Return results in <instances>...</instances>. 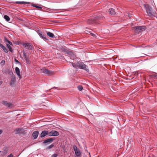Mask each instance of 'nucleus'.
Instances as JSON below:
<instances>
[{
    "label": "nucleus",
    "instance_id": "1",
    "mask_svg": "<svg viewBox=\"0 0 157 157\" xmlns=\"http://www.w3.org/2000/svg\"><path fill=\"white\" fill-rule=\"evenodd\" d=\"M102 17L99 15H95L94 18H91L87 21V23L89 24H93L98 22L97 20L99 19H101Z\"/></svg>",
    "mask_w": 157,
    "mask_h": 157
},
{
    "label": "nucleus",
    "instance_id": "2",
    "mask_svg": "<svg viewBox=\"0 0 157 157\" xmlns=\"http://www.w3.org/2000/svg\"><path fill=\"white\" fill-rule=\"evenodd\" d=\"M146 11L149 16H152L154 12H153L152 8L148 4H146L144 5Z\"/></svg>",
    "mask_w": 157,
    "mask_h": 157
},
{
    "label": "nucleus",
    "instance_id": "3",
    "mask_svg": "<svg viewBox=\"0 0 157 157\" xmlns=\"http://www.w3.org/2000/svg\"><path fill=\"white\" fill-rule=\"evenodd\" d=\"M77 64L78 66V67L79 68L84 69L87 72L89 71V70L88 69V67L87 65L85 64L83 62H77Z\"/></svg>",
    "mask_w": 157,
    "mask_h": 157
},
{
    "label": "nucleus",
    "instance_id": "4",
    "mask_svg": "<svg viewBox=\"0 0 157 157\" xmlns=\"http://www.w3.org/2000/svg\"><path fill=\"white\" fill-rule=\"evenodd\" d=\"M135 28V32L136 34L139 33V32H141L144 31L146 28L144 26H139L134 27Z\"/></svg>",
    "mask_w": 157,
    "mask_h": 157
},
{
    "label": "nucleus",
    "instance_id": "5",
    "mask_svg": "<svg viewBox=\"0 0 157 157\" xmlns=\"http://www.w3.org/2000/svg\"><path fill=\"white\" fill-rule=\"evenodd\" d=\"M42 72L48 75H51L53 74V72L48 70L46 68H43L41 69Z\"/></svg>",
    "mask_w": 157,
    "mask_h": 157
},
{
    "label": "nucleus",
    "instance_id": "6",
    "mask_svg": "<svg viewBox=\"0 0 157 157\" xmlns=\"http://www.w3.org/2000/svg\"><path fill=\"white\" fill-rule=\"evenodd\" d=\"M23 45L24 46L25 48L28 50H32L34 49V48L33 46L29 43H24L23 44Z\"/></svg>",
    "mask_w": 157,
    "mask_h": 157
},
{
    "label": "nucleus",
    "instance_id": "7",
    "mask_svg": "<svg viewBox=\"0 0 157 157\" xmlns=\"http://www.w3.org/2000/svg\"><path fill=\"white\" fill-rule=\"evenodd\" d=\"M73 148L76 155L77 157L79 156L81 154V153L79 148L75 145L73 146Z\"/></svg>",
    "mask_w": 157,
    "mask_h": 157
},
{
    "label": "nucleus",
    "instance_id": "8",
    "mask_svg": "<svg viewBox=\"0 0 157 157\" xmlns=\"http://www.w3.org/2000/svg\"><path fill=\"white\" fill-rule=\"evenodd\" d=\"M37 33L39 36L43 39L46 40H48L47 38L40 30H38L37 31Z\"/></svg>",
    "mask_w": 157,
    "mask_h": 157
},
{
    "label": "nucleus",
    "instance_id": "9",
    "mask_svg": "<svg viewBox=\"0 0 157 157\" xmlns=\"http://www.w3.org/2000/svg\"><path fill=\"white\" fill-rule=\"evenodd\" d=\"M59 135V132L55 130H52L51 132H49V136H57Z\"/></svg>",
    "mask_w": 157,
    "mask_h": 157
},
{
    "label": "nucleus",
    "instance_id": "10",
    "mask_svg": "<svg viewBox=\"0 0 157 157\" xmlns=\"http://www.w3.org/2000/svg\"><path fill=\"white\" fill-rule=\"evenodd\" d=\"M47 135H48L49 136L48 131L47 130H44L42 131V132L40 134V137L41 138H43Z\"/></svg>",
    "mask_w": 157,
    "mask_h": 157
},
{
    "label": "nucleus",
    "instance_id": "11",
    "mask_svg": "<svg viewBox=\"0 0 157 157\" xmlns=\"http://www.w3.org/2000/svg\"><path fill=\"white\" fill-rule=\"evenodd\" d=\"M2 103L3 105L8 107H10L12 105V104L11 103L5 101H3Z\"/></svg>",
    "mask_w": 157,
    "mask_h": 157
},
{
    "label": "nucleus",
    "instance_id": "12",
    "mask_svg": "<svg viewBox=\"0 0 157 157\" xmlns=\"http://www.w3.org/2000/svg\"><path fill=\"white\" fill-rule=\"evenodd\" d=\"M39 134V132L38 131H36L34 132L32 134V136L34 139H36L37 137Z\"/></svg>",
    "mask_w": 157,
    "mask_h": 157
},
{
    "label": "nucleus",
    "instance_id": "13",
    "mask_svg": "<svg viewBox=\"0 0 157 157\" xmlns=\"http://www.w3.org/2000/svg\"><path fill=\"white\" fill-rule=\"evenodd\" d=\"M54 140V139L53 138H50L48 139L45 140L43 142L44 144H45L48 143H51Z\"/></svg>",
    "mask_w": 157,
    "mask_h": 157
},
{
    "label": "nucleus",
    "instance_id": "14",
    "mask_svg": "<svg viewBox=\"0 0 157 157\" xmlns=\"http://www.w3.org/2000/svg\"><path fill=\"white\" fill-rule=\"evenodd\" d=\"M109 13L111 15H115L116 13V12L112 8L109 9Z\"/></svg>",
    "mask_w": 157,
    "mask_h": 157
},
{
    "label": "nucleus",
    "instance_id": "15",
    "mask_svg": "<svg viewBox=\"0 0 157 157\" xmlns=\"http://www.w3.org/2000/svg\"><path fill=\"white\" fill-rule=\"evenodd\" d=\"M0 47H1L4 51L6 53H7L8 52V50L6 48V47L3 46L2 44L0 43Z\"/></svg>",
    "mask_w": 157,
    "mask_h": 157
},
{
    "label": "nucleus",
    "instance_id": "16",
    "mask_svg": "<svg viewBox=\"0 0 157 157\" xmlns=\"http://www.w3.org/2000/svg\"><path fill=\"white\" fill-rule=\"evenodd\" d=\"M15 71L17 75L20 78H21V76L20 75V71L19 68L18 67H16L15 69Z\"/></svg>",
    "mask_w": 157,
    "mask_h": 157
},
{
    "label": "nucleus",
    "instance_id": "17",
    "mask_svg": "<svg viewBox=\"0 0 157 157\" xmlns=\"http://www.w3.org/2000/svg\"><path fill=\"white\" fill-rule=\"evenodd\" d=\"M47 34L48 36L50 38H54L55 36L53 34L51 33L50 32H47Z\"/></svg>",
    "mask_w": 157,
    "mask_h": 157
},
{
    "label": "nucleus",
    "instance_id": "18",
    "mask_svg": "<svg viewBox=\"0 0 157 157\" xmlns=\"http://www.w3.org/2000/svg\"><path fill=\"white\" fill-rule=\"evenodd\" d=\"M15 81L16 79L15 77H12L11 79L10 85H12L14 84Z\"/></svg>",
    "mask_w": 157,
    "mask_h": 157
},
{
    "label": "nucleus",
    "instance_id": "19",
    "mask_svg": "<svg viewBox=\"0 0 157 157\" xmlns=\"http://www.w3.org/2000/svg\"><path fill=\"white\" fill-rule=\"evenodd\" d=\"M16 4H27L29 3V2H15Z\"/></svg>",
    "mask_w": 157,
    "mask_h": 157
},
{
    "label": "nucleus",
    "instance_id": "20",
    "mask_svg": "<svg viewBox=\"0 0 157 157\" xmlns=\"http://www.w3.org/2000/svg\"><path fill=\"white\" fill-rule=\"evenodd\" d=\"M22 129L20 128H16L15 129V131H16V134H19L21 133V131Z\"/></svg>",
    "mask_w": 157,
    "mask_h": 157
},
{
    "label": "nucleus",
    "instance_id": "21",
    "mask_svg": "<svg viewBox=\"0 0 157 157\" xmlns=\"http://www.w3.org/2000/svg\"><path fill=\"white\" fill-rule=\"evenodd\" d=\"M72 65V66L75 68H76L77 67H78V66L77 65V62L75 63H73L71 62H69Z\"/></svg>",
    "mask_w": 157,
    "mask_h": 157
},
{
    "label": "nucleus",
    "instance_id": "22",
    "mask_svg": "<svg viewBox=\"0 0 157 157\" xmlns=\"http://www.w3.org/2000/svg\"><path fill=\"white\" fill-rule=\"evenodd\" d=\"M6 47L9 49V51L10 52H12L13 51L12 48L10 46L9 44H6Z\"/></svg>",
    "mask_w": 157,
    "mask_h": 157
},
{
    "label": "nucleus",
    "instance_id": "23",
    "mask_svg": "<svg viewBox=\"0 0 157 157\" xmlns=\"http://www.w3.org/2000/svg\"><path fill=\"white\" fill-rule=\"evenodd\" d=\"M4 17L6 21H10V18L7 15H5L4 16Z\"/></svg>",
    "mask_w": 157,
    "mask_h": 157
},
{
    "label": "nucleus",
    "instance_id": "24",
    "mask_svg": "<svg viewBox=\"0 0 157 157\" xmlns=\"http://www.w3.org/2000/svg\"><path fill=\"white\" fill-rule=\"evenodd\" d=\"M5 61L4 60H2L0 62V64L1 66H4L5 64Z\"/></svg>",
    "mask_w": 157,
    "mask_h": 157
},
{
    "label": "nucleus",
    "instance_id": "25",
    "mask_svg": "<svg viewBox=\"0 0 157 157\" xmlns=\"http://www.w3.org/2000/svg\"><path fill=\"white\" fill-rule=\"evenodd\" d=\"M78 89L79 90L81 91L83 89L82 86L81 85H79L78 86Z\"/></svg>",
    "mask_w": 157,
    "mask_h": 157
},
{
    "label": "nucleus",
    "instance_id": "26",
    "mask_svg": "<svg viewBox=\"0 0 157 157\" xmlns=\"http://www.w3.org/2000/svg\"><path fill=\"white\" fill-rule=\"evenodd\" d=\"M54 146V145L53 144H52L50 145L47 148V149H49L52 148Z\"/></svg>",
    "mask_w": 157,
    "mask_h": 157
},
{
    "label": "nucleus",
    "instance_id": "27",
    "mask_svg": "<svg viewBox=\"0 0 157 157\" xmlns=\"http://www.w3.org/2000/svg\"><path fill=\"white\" fill-rule=\"evenodd\" d=\"M38 4H34V3H32L31 6H33V7H35L36 8H37V7L38 6L37 5Z\"/></svg>",
    "mask_w": 157,
    "mask_h": 157
},
{
    "label": "nucleus",
    "instance_id": "28",
    "mask_svg": "<svg viewBox=\"0 0 157 157\" xmlns=\"http://www.w3.org/2000/svg\"><path fill=\"white\" fill-rule=\"evenodd\" d=\"M9 40L6 37H5L4 38V41L5 42H7L8 43Z\"/></svg>",
    "mask_w": 157,
    "mask_h": 157
},
{
    "label": "nucleus",
    "instance_id": "29",
    "mask_svg": "<svg viewBox=\"0 0 157 157\" xmlns=\"http://www.w3.org/2000/svg\"><path fill=\"white\" fill-rule=\"evenodd\" d=\"M57 156L58 155L57 154H54L52 155L51 157H57Z\"/></svg>",
    "mask_w": 157,
    "mask_h": 157
},
{
    "label": "nucleus",
    "instance_id": "30",
    "mask_svg": "<svg viewBox=\"0 0 157 157\" xmlns=\"http://www.w3.org/2000/svg\"><path fill=\"white\" fill-rule=\"evenodd\" d=\"M68 53L70 54L71 55H73L74 56H75L73 52L69 51V52H68Z\"/></svg>",
    "mask_w": 157,
    "mask_h": 157
},
{
    "label": "nucleus",
    "instance_id": "31",
    "mask_svg": "<svg viewBox=\"0 0 157 157\" xmlns=\"http://www.w3.org/2000/svg\"><path fill=\"white\" fill-rule=\"evenodd\" d=\"M8 43H9L8 44L10 45H11V46H13V43L12 42H11V41H9V42H8Z\"/></svg>",
    "mask_w": 157,
    "mask_h": 157
},
{
    "label": "nucleus",
    "instance_id": "32",
    "mask_svg": "<svg viewBox=\"0 0 157 157\" xmlns=\"http://www.w3.org/2000/svg\"><path fill=\"white\" fill-rule=\"evenodd\" d=\"M15 61L17 63H20V62L17 60V59H15Z\"/></svg>",
    "mask_w": 157,
    "mask_h": 157
},
{
    "label": "nucleus",
    "instance_id": "33",
    "mask_svg": "<svg viewBox=\"0 0 157 157\" xmlns=\"http://www.w3.org/2000/svg\"><path fill=\"white\" fill-rule=\"evenodd\" d=\"M7 157H13V155L12 154L8 155Z\"/></svg>",
    "mask_w": 157,
    "mask_h": 157
},
{
    "label": "nucleus",
    "instance_id": "34",
    "mask_svg": "<svg viewBox=\"0 0 157 157\" xmlns=\"http://www.w3.org/2000/svg\"><path fill=\"white\" fill-rule=\"evenodd\" d=\"M128 17H132V14L130 13H128Z\"/></svg>",
    "mask_w": 157,
    "mask_h": 157
},
{
    "label": "nucleus",
    "instance_id": "35",
    "mask_svg": "<svg viewBox=\"0 0 157 157\" xmlns=\"http://www.w3.org/2000/svg\"><path fill=\"white\" fill-rule=\"evenodd\" d=\"M91 35L93 36H95V34L94 33H90Z\"/></svg>",
    "mask_w": 157,
    "mask_h": 157
},
{
    "label": "nucleus",
    "instance_id": "36",
    "mask_svg": "<svg viewBox=\"0 0 157 157\" xmlns=\"http://www.w3.org/2000/svg\"><path fill=\"white\" fill-rule=\"evenodd\" d=\"M42 8L41 6H38L37 7V8H38V9H42Z\"/></svg>",
    "mask_w": 157,
    "mask_h": 157
},
{
    "label": "nucleus",
    "instance_id": "37",
    "mask_svg": "<svg viewBox=\"0 0 157 157\" xmlns=\"http://www.w3.org/2000/svg\"><path fill=\"white\" fill-rule=\"evenodd\" d=\"M3 81H0V86L2 83Z\"/></svg>",
    "mask_w": 157,
    "mask_h": 157
},
{
    "label": "nucleus",
    "instance_id": "38",
    "mask_svg": "<svg viewBox=\"0 0 157 157\" xmlns=\"http://www.w3.org/2000/svg\"><path fill=\"white\" fill-rule=\"evenodd\" d=\"M2 131L1 130H0V135L2 134Z\"/></svg>",
    "mask_w": 157,
    "mask_h": 157
},
{
    "label": "nucleus",
    "instance_id": "39",
    "mask_svg": "<svg viewBox=\"0 0 157 157\" xmlns=\"http://www.w3.org/2000/svg\"><path fill=\"white\" fill-rule=\"evenodd\" d=\"M24 57H25V58H26V56L25 55V54H24Z\"/></svg>",
    "mask_w": 157,
    "mask_h": 157
},
{
    "label": "nucleus",
    "instance_id": "40",
    "mask_svg": "<svg viewBox=\"0 0 157 157\" xmlns=\"http://www.w3.org/2000/svg\"><path fill=\"white\" fill-rule=\"evenodd\" d=\"M1 8H0V10H1Z\"/></svg>",
    "mask_w": 157,
    "mask_h": 157
}]
</instances>
